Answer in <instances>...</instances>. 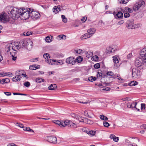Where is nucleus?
<instances>
[{
    "instance_id": "46",
    "label": "nucleus",
    "mask_w": 146,
    "mask_h": 146,
    "mask_svg": "<svg viewBox=\"0 0 146 146\" xmlns=\"http://www.w3.org/2000/svg\"><path fill=\"white\" fill-rule=\"evenodd\" d=\"M46 41L47 42H50L51 41V40L50 39V38L49 36H47L45 39Z\"/></svg>"
},
{
    "instance_id": "33",
    "label": "nucleus",
    "mask_w": 146,
    "mask_h": 146,
    "mask_svg": "<svg viewBox=\"0 0 146 146\" xmlns=\"http://www.w3.org/2000/svg\"><path fill=\"white\" fill-rule=\"evenodd\" d=\"M120 4H125L128 2V0H118Z\"/></svg>"
},
{
    "instance_id": "6",
    "label": "nucleus",
    "mask_w": 146,
    "mask_h": 146,
    "mask_svg": "<svg viewBox=\"0 0 146 146\" xmlns=\"http://www.w3.org/2000/svg\"><path fill=\"white\" fill-rule=\"evenodd\" d=\"M145 63L146 64V62L144 61L143 59L141 57L136 58L135 62V65L137 67L142 66L143 67Z\"/></svg>"
},
{
    "instance_id": "18",
    "label": "nucleus",
    "mask_w": 146,
    "mask_h": 146,
    "mask_svg": "<svg viewBox=\"0 0 146 146\" xmlns=\"http://www.w3.org/2000/svg\"><path fill=\"white\" fill-rule=\"evenodd\" d=\"M53 9L54 10L53 12L55 14L57 13L58 12L61 10L60 7V6H54L53 8Z\"/></svg>"
},
{
    "instance_id": "35",
    "label": "nucleus",
    "mask_w": 146,
    "mask_h": 146,
    "mask_svg": "<svg viewBox=\"0 0 146 146\" xmlns=\"http://www.w3.org/2000/svg\"><path fill=\"white\" fill-rule=\"evenodd\" d=\"M27 42V40H24L21 41V43L22 45H23V46L24 48H26V45Z\"/></svg>"
},
{
    "instance_id": "50",
    "label": "nucleus",
    "mask_w": 146,
    "mask_h": 146,
    "mask_svg": "<svg viewBox=\"0 0 146 146\" xmlns=\"http://www.w3.org/2000/svg\"><path fill=\"white\" fill-rule=\"evenodd\" d=\"M107 75L110 76H112L113 75V73L112 72L110 71L108 72L107 73Z\"/></svg>"
},
{
    "instance_id": "28",
    "label": "nucleus",
    "mask_w": 146,
    "mask_h": 146,
    "mask_svg": "<svg viewBox=\"0 0 146 146\" xmlns=\"http://www.w3.org/2000/svg\"><path fill=\"white\" fill-rule=\"evenodd\" d=\"M23 130L24 131H30L31 132L34 133V131L33 129H31L29 127H23Z\"/></svg>"
},
{
    "instance_id": "16",
    "label": "nucleus",
    "mask_w": 146,
    "mask_h": 146,
    "mask_svg": "<svg viewBox=\"0 0 146 146\" xmlns=\"http://www.w3.org/2000/svg\"><path fill=\"white\" fill-rule=\"evenodd\" d=\"M40 66L36 64L30 65L29 66V69L31 70H35L39 68Z\"/></svg>"
},
{
    "instance_id": "42",
    "label": "nucleus",
    "mask_w": 146,
    "mask_h": 146,
    "mask_svg": "<svg viewBox=\"0 0 146 146\" xmlns=\"http://www.w3.org/2000/svg\"><path fill=\"white\" fill-rule=\"evenodd\" d=\"M123 12L124 13V17L125 18L129 17L130 16V14L128 13L125 12Z\"/></svg>"
},
{
    "instance_id": "15",
    "label": "nucleus",
    "mask_w": 146,
    "mask_h": 146,
    "mask_svg": "<svg viewBox=\"0 0 146 146\" xmlns=\"http://www.w3.org/2000/svg\"><path fill=\"white\" fill-rule=\"evenodd\" d=\"M13 46L12 45V44L10 43L7 45L5 49L7 52H8L10 51L12 48H13Z\"/></svg>"
},
{
    "instance_id": "11",
    "label": "nucleus",
    "mask_w": 146,
    "mask_h": 146,
    "mask_svg": "<svg viewBox=\"0 0 146 146\" xmlns=\"http://www.w3.org/2000/svg\"><path fill=\"white\" fill-rule=\"evenodd\" d=\"M9 16L6 13H1L0 14V21L5 22L8 21Z\"/></svg>"
},
{
    "instance_id": "2",
    "label": "nucleus",
    "mask_w": 146,
    "mask_h": 146,
    "mask_svg": "<svg viewBox=\"0 0 146 146\" xmlns=\"http://www.w3.org/2000/svg\"><path fill=\"white\" fill-rule=\"evenodd\" d=\"M21 13H20V16L19 17L23 20H26L31 17V9L30 8H26V9L21 8Z\"/></svg>"
},
{
    "instance_id": "17",
    "label": "nucleus",
    "mask_w": 146,
    "mask_h": 146,
    "mask_svg": "<svg viewBox=\"0 0 146 146\" xmlns=\"http://www.w3.org/2000/svg\"><path fill=\"white\" fill-rule=\"evenodd\" d=\"M21 41L19 42V43L18 42L16 43V44H15V45L16 46V49H19L21 48H24V47L23 46V45H22L21 44Z\"/></svg>"
},
{
    "instance_id": "26",
    "label": "nucleus",
    "mask_w": 146,
    "mask_h": 146,
    "mask_svg": "<svg viewBox=\"0 0 146 146\" xmlns=\"http://www.w3.org/2000/svg\"><path fill=\"white\" fill-rule=\"evenodd\" d=\"M123 16L122 13L121 11L118 12L116 14V16L119 19L123 17Z\"/></svg>"
},
{
    "instance_id": "45",
    "label": "nucleus",
    "mask_w": 146,
    "mask_h": 146,
    "mask_svg": "<svg viewBox=\"0 0 146 146\" xmlns=\"http://www.w3.org/2000/svg\"><path fill=\"white\" fill-rule=\"evenodd\" d=\"M105 127H108V126H109L110 125L109 124V123L106 121H104L103 123Z\"/></svg>"
},
{
    "instance_id": "59",
    "label": "nucleus",
    "mask_w": 146,
    "mask_h": 146,
    "mask_svg": "<svg viewBox=\"0 0 146 146\" xmlns=\"http://www.w3.org/2000/svg\"><path fill=\"white\" fill-rule=\"evenodd\" d=\"M127 107L128 108H132V105L131 104V103L130 102L129 103L127 104Z\"/></svg>"
},
{
    "instance_id": "1",
    "label": "nucleus",
    "mask_w": 146,
    "mask_h": 146,
    "mask_svg": "<svg viewBox=\"0 0 146 146\" xmlns=\"http://www.w3.org/2000/svg\"><path fill=\"white\" fill-rule=\"evenodd\" d=\"M21 8L20 9L16 8H10L9 11H8V14L10 17L13 19H16L18 18L20 16Z\"/></svg>"
},
{
    "instance_id": "27",
    "label": "nucleus",
    "mask_w": 146,
    "mask_h": 146,
    "mask_svg": "<svg viewBox=\"0 0 146 146\" xmlns=\"http://www.w3.org/2000/svg\"><path fill=\"white\" fill-rule=\"evenodd\" d=\"M137 104V102H133L131 103V105H132V108H135L138 111H139L140 110L139 109L137 108L136 107V106Z\"/></svg>"
},
{
    "instance_id": "10",
    "label": "nucleus",
    "mask_w": 146,
    "mask_h": 146,
    "mask_svg": "<svg viewBox=\"0 0 146 146\" xmlns=\"http://www.w3.org/2000/svg\"><path fill=\"white\" fill-rule=\"evenodd\" d=\"M68 122V120H66L62 121H60L59 120H56L54 121V123L60 126L65 127L67 125V124H66V123H67Z\"/></svg>"
},
{
    "instance_id": "53",
    "label": "nucleus",
    "mask_w": 146,
    "mask_h": 146,
    "mask_svg": "<svg viewBox=\"0 0 146 146\" xmlns=\"http://www.w3.org/2000/svg\"><path fill=\"white\" fill-rule=\"evenodd\" d=\"M145 104H141V110H143V109H145Z\"/></svg>"
},
{
    "instance_id": "7",
    "label": "nucleus",
    "mask_w": 146,
    "mask_h": 146,
    "mask_svg": "<svg viewBox=\"0 0 146 146\" xmlns=\"http://www.w3.org/2000/svg\"><path fill=\"white\" fill-rule=\"evenodd\" d=\"M43 57L45 59L46 62L50 65H52L54 62H56V60H52L51 59H50V56H49V54L48 53L44 54Z\"/></svg>"
},
{
    "instance_id": "9",
    "label": "nucleus",
    "mask_w": 146,
    "mask_h": 146,
    "mask_svg": "<svg viewBox=\"0 0 146 146\" xmlns=\"http://www.w3.org/2000/svg\"><path fill=\"white\" fill-rule=\"evenodd\" d=\"M31 18L33 19H36L40 17V14L38 12L34 11L31 9Z\"/></svg>"
},
{
    "instance_id": "29",
    "label": "nucleus",
    "mask_w": 146,
    "mask_h": 146,
    "mask_svg": "<svg viewBox=\"0 0 146 146\" xmlns=\"http://www.w3.org/2000/svg\"><path fill=\"white\" fill-rule=\"evenodd\" d=\"M36 82L37 83H40L42 82H44V80L43 79H42V78H37L36 79Z\"/></svg>"
},
{
    "instance_id": "60",
    "label": "nucleus",
    "mask_w": 146,
    "mask_h": 146,
    "mask_svg": "<svg viewBox=\"0 0 146 146\" xmlns=\"http://www.w3.org/2000/svg\"><path fill=\"white\" fill-rule=\"evenodd\" d=\"M123 23H124L123 20H121L117 23V24L118 25H121V24H123Z\"/></svg>"
},
{
    "instance_id": "55",
    "label": "nucleus",
    "mask_w": 146,
    "mask_h": 146,
    "mask_svg": "<svg viewBox=\"0 0 146 146\" xmlns=\"http://www.w3.org/2000/svg\"><path fill=\"white\" fill-rule=\"evenodd\" d=\"M112 78H117L118 80H123V79L121 78V77H119L118 76H116L115 75H114V76H113L112 77H111Z\"/></svg>"
},
{
    "instance_id": "48",
    "label": "nucleus",
    "mask_w": 146,
    "mask_h": 146,
    "mask_svg": "<svg viewBox=\"0 0 146 146\" xmlns=\"http://www.w3.org/2000/svg\"><path fill=\"white\" fill-rule=\"evenodd\" d=\"M71 115L72 117L75 118L77 119V118L78 117V115L74 113H71Z\"/></svg>"
},
{
    "instance_id": "22",
    "label": "nucleus",
    "mask_w": 146,
    "mask_h": 146,
    "mask_svg": "<svg viewBox=\"0 0 146 146\" xmlns=\"http://www.w3.org/2000/svg\"><path fill=\"white\" fill-rule=\"evenodd\" d=\"M84 123L89 124L91 125L93 124V122L92 121L86 118H84Z\"/></svg>"
},
{
    "instance_id": "36",
    "label": "nucleus",
    "mask_w": 146,
    "mask_h": 146,
    "mask_svg": "<svg viewBox=\"0 0 146 146\" xmlns=\"http://www.w3.org/2000/svg\"><path fill=\"white\" fill-rule=\"evenodd\" d=\"M138 84V82L136 81H133L129 84L130 86H134Z\"/></svg>"
},
{
    "instance_id": "25",
    "label": "nucleus",
    "mask_w": 146,
    "mask_h": 146,
    "mask_svg": "<svg viewBox=\"0 0 146 146\" xmlns=\"http://www.w3.org/2000/svg\"><path fill=\"white\" fill-rule=\"evenodd\" d=\"M90 36L88 35V33H86L82 35L81 37V39H84L87 38H90Z\"/></svg>"
},
{
    "instance_id": "52",
    "label": "nucleus",
    "mask_w": 146,
    "mask_h": 146,
    "mask_svg": "<svg viewBox=\"0 0 146 146\" xmlns=\"http://www.w3.org/2000/svg\"><path fill=\"white\" fill-rule=\"evenodd\" d=\"M82 130L83 132L87 133L88 134L89 131H88L87 129L86 128H82Z\"/></svg>"
},
{
    "instance_id": "5",
    "label": "nucleus",
    "mask_w": 146,
    "mask_h": 146,
    "mask_svg": "<svg viewBox=\"0 0 146 146\" xmlns=\"http://www.w3.org/2000/svg\"><path fill=\"white\" fill-rule=\"evenodd\" d=\"M128 25V27L130 29H135L139 27L138 25L134 23V20L132 19L128 20L127 23Z\"/></svg>"
},
{
    "instance_id": "12",
    "label": "nucleus",
    "mask_w": 146,
    "mask_h": 146,
    "mask_svg": "<svg viewBox=\"0 0 146 146\" xmlns=\"http://www.w3.org/2000/svg\"><path fill=\"white\" fill-rule=\"evenodd\" d=\"M66 62L68 64H70L73 65L76 63V60L73 57H70L66 60Z\"/></svg>"
},
{
    "instance_id": "32",
    "label": "nucleus",
    "mask_w": 146,
    "mask_h": 146,
    "mask_svg": "<svg viewBox=\"0 0 146 146\" xmlns=\"http://www.w3.org/2000/svg\"><path fill=\"white\" fill-rule=\"evenodd\" d=\"M78 118L76 119H78L80 122H83L84 123V118H85L81 116H80L79 115H78Z\"/></svg>"
},
{
    "instance_id": "38",
    "label": "nucleus",
    "mask_w": 146,
    "mask_h": 146,
    "mask_svg": "<svg viewBox=\"0 0 146 146\" xmlns=\"http://www.w3.org/2000/svg\"><path fill=\"white\" fill-rule=\"evenodd\" d=\"M96 78L95 77H94L93 76H91L88 78V80L91 82H93L96 80Z\"/></svg>"
},
{
    "instance_id": "3",
    "label": "nucleus",
    "mask_w": 146,
    "mask_h": 146,
    "mask_svg": "<svg viewBox=\"0 0 146 146\" xmlns=\"http://www.w3.org/2000/svg\"><path fill=\"white\" fill-rule=\"evenodd\" d=\"M145 3L143 0H139L138 2L135 3L133 7V10L135 11L138 10H142L145 7Z\"/></svg>"
},
{
    "instance_id": "4",
    "label": "nucleus",
    "mask_w": 146,
    "mask_h": 146,
    "mask_svg": "<svg viewBox=\"0 0 146 146\" xmlns=\"http://www.w3.org/2000/svg\"><path fill=\"white\" fill-rule=\"evenodd\" d=\"M132 77L134 79L139 78L141 74L140 70L136 68H133L132 70Z\"/></svg>"
},
{
    "instance_id": "30",
    "label": "nucleus",
    "mask_w": 146,
    "mask_h": 146,
    "mask_svg": "<svg viewBox=\"0 0 146 146\" xmlns=\"http://www.w3.org/2000/svg\"><path fill=\"white\" fill-rule=\"evenodd\" d=\"M100 118L102 120L107 121L108 119V118L107 117L103 115H100Z\"/></svg>"
},
{
    "instance_id": "8",
    "label": "nucleus",
    "mask_w": 146,
    "mask_h": 146,
    "mask_svg": "<svg viewBox=\"0 0 146 146\" xmlns=\"http://www.w3.org/2000/svg\"><path fill=\"white\" fill-rule=\"evenodd\" d=\"M45 139L48 142L54 144L57 143V139L54 136H50L45 137Z\"/></svg>"
},
{
    "instance_id": "21",
    "label": "nucleus",
    "mask_w": 146,
    "mask_h": 146,
    "mask_svg": "<svg viewBox=\"0 0 146 146\" xmlns=\"http://www.w3.org/2000/svg\"><path fill=\"white\" fill-rule=\"evenodd\" d=\"M68 122L67 123H66V124H67V125L69 126V125H70V126L74 128H76L77 127L75 123H73L72 121H70L68 120Z\"/></svg>"
},
{
    "instance_id": "31",
    "label": "nucleus",
    "mask_w": 146,
    "mask_h": 146,
    "mask_svg": "<svg viewBox=\"0 0 146 146\" xmlns=\"http://www.w3.org/2000/svg\"><path fill=\"white\" fill-rule=\"evenodd\" d=\"M10 82V80L9 78H5L4 79H3L2 80V82L1 84H3L5 83H7L9 82Z\"/></svg>"
},
{
    "instance_id": "54",
    "label": "nucleus",
    "mask_w": 146,
    "mask_h": 146,
    "mask_svg": "<svg viewBox=\"0 0 146 146\" xmlns=\"http://www.w3.org/2000/svg\"><path fill=\"white\" fill-rule=\"evenodd\" d=\"M11 44H12V45H13V48H12V50H14L15 51L16 50H15V48H16V46H16L15 45V44H16V43H10Z\"/></svg>"
},
{
    "instance_id": "61",
    "label": "nucleus",
    "mask_w": 146,
    "mask_h": 146,
    "mask_svg": "<svg viewBox=\"0 0 146 146\" xmlns=\"http://www.w3.org/2000/svg\"><path fill=\"white\" fill-rule=\"evenodd\" d=\"M4 93L7 96H10L11 94V92H4Z\"/></svg>"
},
{
    "instance_id": "20",
    "label": "nucleus",
    "mask_w": 146,
    "mask_h": 146,
    "mask_svg": "<svg viewBox=\"0 0 146 146\" xmlns=\"http://www.w3.org/2000/svg\"><path fill=\"white\" fill-rule=\"evenodd\" d=\"M113 62L114 63V65L116 66V67L118 66H119V65L118 64L119 61L117 58L115 56H113Z\"/></svg>"
},
{
    "instance_id": "24",
    "label": "nucleus",
    "mask_w": 146,
    "mask_h": 146,
    "mask_svg": "<svg viewBox=\"0 0 146 146\" xmlns=\"http://www.w3.org/2000/svg\"><path fill=\"white\" fill-rule=\"evenodd\" d=\"M66 38V36L64 35H59L57 37V39L60 40V39L65 40Z\"/></svg>"
},
{
    "instance_id": "14",
    "label": "nucleus",
    "mask_w": 146,
    "mask_h": 146,
    "mask_svg": "<svg viewBox=\"0 0 146 146\" xmlns=\"http://www.w3.org/2000/svg\"><path fill=\"white\" fill-rule=\"evenodd\" d=\"M96 31V30L94 28H91L88 30L87 33L88 34V35L90 36L91 37L92 35L95 33Z\"/></svg>"
},
{
    "instance_id": "43",
    "label": "nucleus",
    "mask_w": 146,
    "mask_h": 146,
    "mask_svg": "<svg viewBox=\"0 0 146 146\" xmlns=\"http://www.w3.org/2000/svg\"><path fill=\"white\" fill-rule=\"evenodd\" d=\"M30 85V82H27L24 83V85L27 87H29Z\"/></svg>"
},
{
    "instance_id": "47",
    "label": "nucleus",
    "mask_w": 146,
    "mask_h": 146,
    "mask_svg": "<svg viewBox=\"0 0 146 146\" xmlns=\"http://www.w3.org/2000/svg\"><path fill=\"white\" fill-rule=\"evenodd\" d=\"M95 133V132L93 131H89L88 132V134H90L92 135H94Z\"/></svg>"
},
{
    "instance_id": "56",
    "label": "nucleus",
    "mask_w": 146,
    "mask_h": 146,
    "mask_svg": "<svg viewBox=\"0 0 146 146\" xmlns=\"http://www.w3.org/2000/svg\"><path fill=\"white\" fill-rule=\"evenodd\" d=\"M114 50L112 48H109V49H108V51L111 53H113L114 51Z\"/></svg>"
},
{
    "instance_id": "19",
    "label": "nucleus",
    "mask_w": 146,
    "mask_h": 146,
    "mask_svg": "<svg viewBox=\"0 0 146 146\" xmlns=\"http://www.w3.org/2000/svg\"><path fill=\"white\" fill-rule=\"evenodd\" d=\"M57 88V86L55 84H51L48 87L50 90H53Z\"/></svg>"
},
{
    "instance_id": "57",
    "label": "nucleus",
    "mask_w": 146,
    "mask_h": 146,
    "mask_svg": "<svg viewBox=\"0 0 146 146\" xmlns=\"http://www.w3.org/2000/svg\"><path fill=\"white\" fill-rule=\"evenodd\" d=\"M87 19V17H84L81 19V21H82V22H84Z\"/></svg>"
},
{
    "instance_id": "34",
    "label": "nucleus",
    "mask_w": 146,
    "mask_h": 146,
    "mask_svg": "<svg viewBox=\"0 0 146 146\" xmlns=\"http://www.w3.org/2000/svg\"><path fill=\"white\" fill-rule=\"evenodd\" d=\"M60 64L62 65L63 64V62L62 60H58L57 61L56 60V62H53V64Z\"/></svg>"
},
{
    "instance_id": "58",
    "label": "nucleus",
    "mask_w": 146,
    "mask_h": 146,
    "mask_svg": "<svg viewBox=\"0 0 146 146\" xmlns=\"http://www.w3.org/2000/svg\"><path fill=\"white\" fill-rule=\"evenodd\" d=\"M129 9H130V8L128 7H125V9H124V11H123V12H128V11L129 10Z\"/></svg>"
},
{
    "instance_id": "40",
    "label": "nucleus",
    "mask_w": 146,
    "mask_h": 146,
    "mask_svg": "<svg viewBox=\"0 0 146 146\" xmlns=\"http://www.w3.org/2000/svg\"><path fill=\"white\" fill-rule=\"evenodd\" d=\"M23 35L26 36H29L32 34V33L31 31H28L27 33L24 32L23 33Z\"/></svg>"
},
{
    "instance_id": "41",
    "label": "nucleus",
    "mask_w": 146,
    "mask_h": 146,
    "mask_svg": "<svg viewBox=\"0 0 146 146\" xmlns=\"http://www.w3.org/2000/svg\"><path fill=\"white\" fill-rule=\"evenodd\" d=\"M93 54L91 52H87L86 53V56L87 57L89 58Z\"/></svg>"
},
{
    "instance_id": "44",
    "label": "nucleus",
    "mask_w": 146,
    "mask_h": 146,
    "mask_svg": "<svg viewBox=\"0 0 146 146\" xmlns=\"http://www.w3.org/2000/svg\"><path fill=\"white\" fill-rule=\"evenodd\" d=\"M100 65L99 63H96L94 65V67L96 69H98L100 68Z\"/></svg>"
},
{
    "instance_id": "62",
    "label": "nucleus",
    "mask_w": 146,
    "mask_h": 146,
    "mask_svg": "<svg viewBox=\"0 0 146 146\" xmlns=\"http://www.w3.org/2000/svg\"><path fill=\"white\" fill-rule=\"evenodd\" d=\"M5 74H6V75H7L9 76H13V74L11 73H5Z\"/></svg>"
},
{
    "instance_id": "63",
    "label": "nucleus",
    "mask_w": 146,
    "mask_h": 146,
    "mask_svg": "<svg viewBox=\"0 0 146 146\" xmlns=\"http://www.w3.org/2000/svg\"><path fill=\"white\" fill-rule=\"evenodd\" d=\"M97 77H102V74L101 73V72H97Z\"/></svg>"
},
{
    "instance_id": "37",
    "label": "nucleus",
    "mask_w": 146,
    "mask_h": 146,
    "mask_svg": "<svg viewBox=\"0 0 146 146\" xmlns=\"http://www.w3.org/2000/svg\"><path fill=\"white\" fill-rule=\"evenodd\" d=\"M61 18L62 19V21L65 23H66L67 22V19L65 16L64 15H61Z\"/></svg>"
},
{
    "instance_id": "23",
    "label": "nucleus",
    "mask_w": 146,
    "mask_h": 146,
    "mask_svg": "<svg viewBox=\"0 0 146 146\" xmlns=\"http://www.w3.org/2000/svg\"><path fill=\"white\" fill-rule=\"evenodd\" d=\"M110 138L111 139H113L114 141L116 142H117L119 140L118 137H115V136L113 134L111 135L110 136Z\"/></svg>"
},
{
    "instance_id": "13",
    "label": "nucleus",
    "mask_w": 146,
    "mask_h": 146,
    "mask_svg": "<svg viewBox=\"0 0 146 146\" xmlns=\"http://www.w3.org/2000/svg\"><path fill=\"white\" fill-rule=\"evenodd\" d=\"M33 42L30 40H27V42L26 48L29 50H30L32 48Z\"/></svg>"
},
{
    "instance_id": "39",
    "label": "nucleus",
    "mask_w": 146,
    "mask_h": 146,
    "mask_svg": "<svg viewBox=\"0 0 146 146\" xmlns=\"http://www.w3.org/2000/svg\"><path fill=\"white\" fill-rule=\"evenodd\" d=\"M83 60L81 56L78 57L76 58V61L78 63L81 62Z\"/></svg>"
},
{
    "instance_id": "51",
    "label": "nucleus",
    "mask_w": 146,
    "mask_h": 146,
    "mask_svg": "<svg viewBox=\"0 0 146 146\" xmlns=\"http://www.w3.org/2000/svg\"><path fill=\"white\" fill-rule=\"evenodd\" d=\"M15 74L17 78H19V77L20 78H22L21 75L19 74V72H16L15 73Z\"/></svg>"
},
{
    "instance_id": "49",
    "label": "nucleus",
    "mask_w": 146,
    "mask_h": 146,
    "mask_svg": "<svg viewBox=\"0 0 146 146\" xmlns=\"http://www.w3.org/2000/svg\"><path fill=\"white\" fill-rule=\"evenodd\" d=\"M16 125L17 126H19L21 128H23L24 127L23 125V124L20 123L18 122L16 123Z\"/></svg>"
},
{
    "instance_id": "64",
    "label": "nucleus",
    "mask_w": 146,
    "mask_h": 146,
    "mask_svg": "<svg viewBox=\"0 0 146 146\" xmlns=\"http://www.w3.org/2000/svg\"><path fill=\"white\" fill-rule=\"evenodd\" d=\"M84 114L86 116L90 117L89 115L88 114V112L86 111H84Z\"/></svg>"
}]
</instances>
